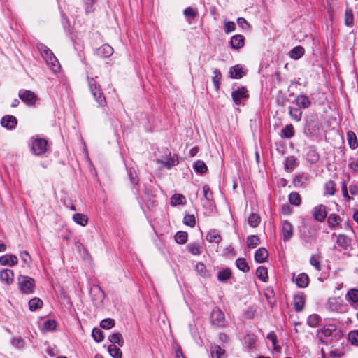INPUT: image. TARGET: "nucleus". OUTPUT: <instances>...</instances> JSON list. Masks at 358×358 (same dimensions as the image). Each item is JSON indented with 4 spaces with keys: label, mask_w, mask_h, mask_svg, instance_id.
Returning a JSON list of instances; mask_svg holds the SVG:
<instances>
[{
    "label": "nucleus",
    "mask_w": 358,
    "mask_h": 358,
    "mask_svg": "<svg viewBox=\"0 0 358 358\" xmlns=\"http://www.w3.org/2000/svg\"><path fill=\"white\" fill-rule=\"evenodd\" d=\"M293 225L287 220L282 222V234L284 241H289L293 236Z\"/></svg>",
    "instance_id": "f8f14e48"
},
{
    "label": "nucleus",
    "mask_w": 358,
    "mask_h": 358,
    "mask_svg": "<svg viewBox=\"0 0 358 358\" xmlns=\"http://www.w3.org/2000/svg\"><path fill=\"white\" fill-rule=\"evenodd\" d=\"M306 159H307L308 162L310 164H315L319 160L320 155L317 153L315 148H314V147L309 148V149L307 152V154H306Z\"/></svg>",
    "instance_id": "a878e982"
},
{
    "label": "nucleus",
    "mask_w": 358,
    "mask_h": 358,
    "mask_svg": "<svg viewBox=\"0 0 358 358\" xmlns=\"http://www.w3.org/2000/svg\"><path fill=\"white\" fill-rule=\"evenodd\" d=\"M92 336L94 338V340L97 343H100L103 341L104 339L103 332L97 327H94L92 329Z\"/></svg>",
    "instance_id": "8fccbe9b"
},
{
    "label": "nucleus",
    "mask_w": 358,
    "mask_h": 358,
    "mask_svg": "<svg viewBox=\"0 0 358 358\" xmlns=\"http://www.w3.org/2000/svg\"><path fill=\"white\" fill-rule=\"evenodd\" d=\"M245 74V72L243 71L242 66L239 64L235 65L229 69L230 78L233 79L241 78Z\"/></svg>",
    "instance_id": "5701e85b"
},
{
    "label": "nucleus",
    "mask_w": 358,
    "mask_h": 358,
    "mask_svg": "<svg viewBox=\"0 0 358 358\" xmlns=\"http://www.w3.org/2000/svg\"><path fill=\"white\" fill-rule=\"evenodd\" d=\"M341 220L340 217L336 214H330L327 217V223L330 228H334L338 226Z\"/></svg>",
    "instance_id": "49530a36"
},
{
    "label": "nucleus",
    "mask_w": 358,
    "mask_h": 358,
    "mask_svg": "<svg viewBox=\"0 0 358 358\" xmlns=\"http://www.w3.org/2000/svg\"><path fill=\"white\" fill-rule=\"evenodd\" d=\"M215 90L218 91L220 87V83L222 80V73L217 69L213 70V76L212 78Z\"/></svg>",
    "instance_id": "7c9ffc66"
},
{
    "label": "nucleus",
    "mask_w": 358,
    "mask_h": 358,
    "mask_svg": "<svg viewBox=\"0 0 358 358\" xmlns=\"http://www.w3.org/2000/svg\"><path fill=\"white\" fill-rule=\"evenodd\" d=\"M37 48L45 61L54 55V53L52 52V50L43 43L37 44Z\"/></svg>",
    "instance_id": "b1692460"
},
{
    "label": "nucleus",
    "mask_w": 358,
    "mask_h": 358,
    "mask_svg": "<svg viewBox=\"0 0 358 358\" xmlns=\"http://www.w3.org/2000/svg\"><path fill=\"white\" fill-rule=\"evenodd\" d=\"M349 170L352 173H357L358 172V159L356 158H350V163L348 164Z\"/></svg>",
    "instance_id": "69168bd1"
},
{
    "label": "nucleus",
    "mask_w": 358,
    "mask_h": 358,
    "mask_svg": "<svg viewBox=\"0 0 358 358\" xmlns=\"http://www.w3.org/2000/svg\"><path fill=\"white\" fill-rule=\"evenodd\" d=\"M73 221L81 225V226H85L87 224L88 218L83 213H76L73 215Z\"/></svg>",
    "instance_id": "ea45409f"
},
{
    "label": "nucleus",
    "mask_w": 358,
    "mask_h": 358,
    "mask_svg": "<svg viewBox=\"0 0 358 358\" xmlns=\"http://www.w3.org/2000/svg\"><path fill=\"white\" fill-rule=\"evenodd\" d=\"M87 81L89 89L99 106L103 107L106 105V100L102 92L99 83L94 78L87 76Z\"/></svg>",
    "instance_id": "f257e3e1"
},
{
    "label": "nucleus",
    "mask_w": 358,
    "mask_h": 358,
    "mask_svg": "<svg viewBox=\"0 0 358 358\" xmlns=\"http://www.w3.org/2000/svg\"><path fill=\"white\" fill-rule=\"evenodd\" d=\"M244 37L242 35L238 34L233 36L231 38L230 45L233 49L238 50L244 45Z\"/></svg>",
    "instance_id": "4be33fe9"
},
{
    "label": "nucleus",
    "mask_w": 358,
    "mask_h": 358,
    "mask_svg": "<svg viewBox=\"0 0 358 358\" xmlns=\"http://www.w3.org/2000/svg\"><path fill=\"white\" fill-rule=\"evenodd\" d=\"M187 250L193 255H199L201 253V246L199 243H189L187 245Z\"/></svg>",
    "instance_id": "4c0bfd02"
},
{
    "label": "nucleus",
    "mask_w": 358,
    "mask_h": 358,
    "mask_svg": "<svg viewBox=\"0 0 358 358\" xmlns=\"http://www.w3.org/2000/svg\"><path fill=\"white\" fill-rule=\"evenodd\" d=\"M346 301L354 308H358V289L352 288L348 291L345 296Z\"/></svg>",
    "instance_id": "0eeeda50"
},
{
    "label": "nucleus",
    "mask_w": 358,
    "mask_h": 358,
    "mask_svg": "<svg viewBox=\"0 0 358 358\" xmlns=\"http://www.w3.org/2000/svg\"><path fill=\"white\" fill-rule=\"evenodd\" d=\"M11 344L17 348H22L24 347V340L21 337H15L11 339Z\"/></svg>",
    "instance_id": "774afa93"
},
{
    "label": "nucleus",
    "mask_w": 358,
    "mask_h": 358,
    "mask_svg": "<svg viewBox=\"0 0 358 358\" xmlns=\"http://www.w3.org/2000/svg\"><path fill=\"white\" fill-rule=\"evenodd\" d=\"M194 169L196 172L201 174L206 173L208 170L206 164L201 160H197L194 164Z\"/></svg>",
    "instance_id": "864d4df0"
},
{
    "label": "nucleus",
    "mask_w": 358,
    "mask_h": 358,
    "mask_svg": "<svg viewBox=\"0 0 358 358\" xmlns=\"http://www.w3.org/2000/svg\"><path fill=\"white\" fill-rule=\"evenodd\" d=\"M289 201L291 204L294 206H299L301 200L300 195L296 192H292L289 195Z\"/></svg>",
    "instance_id": "6e6d98bb"
},
{
    "label": "nucleus",
    "mask_w": 358,
    "mask_h": 358,
    "mask_svg": "<svg viewBox=\"0 0 358 358\" xmlns=\"http://www.w3.org/2000/svg\"><path fill=\"white\" fill-rule=\"evenodd\" d=\"M174 238L177 243L184 244L187 241L188 234L186 231H178Z\"/></svg>",
    "instance_id": "5fc2aeb1"
},
{
    "label": "nucleus",
    "mask_w": 358,
    "mask_h": 358,
    "mask_svg": "<svg viewBox=\"0 0 358 358\" xmlns=\"http://www.w3.org/2000/svg\"><path fill=\"white\" fill-rule=\"evenodd\" d=\"M18 285L22 293L31 294L34 292L35 281L31 277L20 275L18 277Z\"/></svg>",
    "instance_id": "7ed1b4c3"
},
{
    "label": "nucleus",
    "mask_w": 358,
    "mask_h": 358,
    "mask_svg": "<svg viewBox=\"0 0 358 358\" xmlns=\"http://www.w3.org/2000/svg\"><path fill=\"white\" fill-rule=\"evenodd\" d=\"M321 320L320 317L317 314L310 315L307 319V324L310 327H315Z\"/></svg>",
    "instance_id": "bf43d9fd"
},
{
    "label": "nucleus",
    "mask_w": 358,
    "mask_h": 358,
    "mask_svg": "<svg viewBox=\"0 0 358 358\" xmlns=\"http://www.w3.org/2000/svg\"><path fill=\"white\" fill-rule=\"evenodd\" d=\"M268 252L264 248H260L257 249L255 254V260L257 263H264L265 262L268 257Z\"/></svg>",
    "instance_id": "412c9836"
},
{
    "label": "nucleus",
    "mask_w": 358,
    "mask_h": 358,
    "mask_svg": "<svg viewBox=\"0 0 358 358\" xmlns=\"http://www.w3.org/2000/svg\"><path fill=\"white\" fill-rule=\"evenodd\" d=\"M17 120L13 115H8L2 117L1 124L2 127L8 129H13L16 127Z\"/></svg>",
    "instance_id": "ddd939ff"
},
{
    "label": "nucleus",
    "mask_w": 358,
    "mask_h": 358,
    "mask_svg": "<svg viewBox=\"0 0 358 358\" xmlns=\"http://www.w3.org/2000/svg\"><path fill=\"white\" fill-rule=\"evenodd\" d=\"M296 165V159L291 156L285 159V169L287 172H292Z\"/></svg>",
    "instance_id": "09e8293b"
},
{
    "label": "nucleus",
    "mask_w": 358,
    "mask_h": 358,
    "mask_svg": "<svg viewBox=\"0 0 358 358\" xmlns=\"http://www.w3.org/2000/svg\"><path fill=\"white\" fill-rule=\"evenodd\" d=\"M236 267L243 273H247L250 270V266L245 258H238L236 260Z\"/></svg>",
    "instance_id": "37998d69"
},
{
    "label": "nucleus",
    "mask_w": 358,
    "mask_h": 358,
    "mask_svg": "<svg viewBox=\"0 0 358 358\" xmlns=\"http://www.w3.org/2000/svg\"><path fill=\"white\" fill-rule=\"evenodd\" d=\"M306 296L304 294L294 295L293 298L294 309L296 312H301L305 305Z\"/></svg>",
    "instance_id": "f3484780"
},
{
    "label": "nucleus",
    "mask_w": 358,
    "mask_h": 358,
    "mask_svg": "<svg viewBox=\"0 0 358 358\" xmlns=\"http://www.w3.org/2000/svg\"><path fill=\"white\" fill-rule=\"evenodd\" d=\"M108 351L113 358H122V352L115 345L111 344L108 347Z\"/></svg>",
    "instance_id": "58836bf2"
},
{
    "label": "nucleus",
    "mask_w": 358,
    "mask_h": 358,
    "mask_svg": "<svg viewBox=\"0 0 358 358\" xmlns=\"http://www.w3.org/2000/svg\"><path fill=\"white\" fill-rule=\"evenodd\" d=\"M336 192V184L334 180H328L324 185V195L333 196Z\"/></svg>",
    "instance_id": "e433bc0d"
},
{
    "label": "nucleus",
    "mask_w": 358,
    "mask_h": 358,
    "mask_svg": "<svg viewBox=\"0 0 358 358\" xmlns=\"http://www.w3.org/2000/svg\"><path fill=\"white\" fill-rule=\"evenodd\" d=\"M282 138H291L294 135V129L292 124H287L281 131Z\"/></svg>",
    "instance_id": "de8ad7c7"
},
{
    "label": "nucleus",
    "mask_w": 358,
    "mask_h": 358,
    "mask_svg": "<svg viewBox=\"0 0 358 358\" xmlns=\"http://www.w3.org/2000/svg\"><path fill=\"white\" fill-rule=\"evenodd\" d=\"M260 243L259 237L256 235H250L247 238V245L250 248H255Z\"/></svg>",
    "instance_id": "3c124183"
},
{
    "label": "nucleus",
    "mask_w": 358,
    "mask_h": 358,
    "mask_svg": "<svg viewBox=\"0 0 358 358\" xmlns=\"http://www.w3.org/2000/svg\"><path fill=\"white\" fill-rule=\"evenodd\" d=\"M18 259L17 257L11 254H6L1 257H0V264L3 266H13L17 264Z\"/></svg>",
    "instance_id": "dca6fc26"
},
{
    "label": "nucleus",
    "mask_w": 358,
    "mask_h": 358,
    "mask_svg": "<svg viewBox=\"0 0 358 358\" xmlns=\"http://www.w3.org/2000/svg\"><path fill=\"white\" fill-rule=\"evenodd\" d=\"M186 203L185 197L180 194H175L171 198V206L184 205Z\"/></svg>",
    "instance_id": "72a5a7b5"
},
{
    "label": "nucleus",
    "mask_w": 358,
    "mask_h": 358,
    "mask_svg": "<svg viewBox=\"0 0 358 358\" xmlns=\"http://www.w3.org/2000/svg\"><path fill=\"white\" fill-rule=\"evenodd\" d=\"M300 237L303 239L305 241L308 242L310 241V238L312 237L310 232H309L307 229L306 226H302L299 230Z\"/></svg>",
    "instance_id": "e2e57ef3"
},
{
    "label": "nucleus",
    "mask_w": 358,
    "mask_h": 358,
    "mask_svg": "<svg viewBox=\"0 0 358 358\" xmlns=\"http://www.w3.org/2000/svg\"><path fill=\"white\" fill-rule=\"evenodd\" d=\"M134 187L138 189V191L142 190L143 192V193L145 194V195L146 196V197L149 199H150V197L153 195L152 189H149L147 187L146 184L143 183V185H141L139 182V180H136V182L135 183V185H134Z\"/></svg>",
    "instance_id": "2f4dec72"
},
{
    "label": "nucleus",
    "mask_w": 358,
    "mask_h": 358,
    "mask_svg": "<svg viewBox=\"0 0 358 358\" xmlns=\"http://www.w3.org/2000/svg\"><path fill=\"white\" fill-rule=\"evenodd\" d=\"M225 353V350L220 345H214L210 348V354L212 358H221Z\"/></svg>",
    "instance_id": "c9c22d12"
},
{
    "label": "nucleus",
    "mask_w": 358,
    "mask_h": 358,
    "mask_svg": "<svg viewBox=\"0 0 358 358\" xmlns=\"http://www.w3.org/2000/svg\"><path fill=\"white\" fill-rule=\"evenodd\" d=\"M18 96L23 102L29 105L34 104L36 101V95L30 90H20Z\"/></svg>",
    "instance_id": "6e6552de"
},
{
    "label": "nucleus",
    "mask_w": 358,
    "mask_h": 358,
    "mask_svg": "<svg viewBox=\"0 0 358 358\" xmlns=\"http://www.w3.org/2000/svg\"><path fill=\"white\" fill-rule=\"evenodd\" d=\"M113 53V48L109 45L108 44H103L101 47H99L96 51V55L98 57L102 58H107L111 56Z\"/></svg>",
    "instance_id": "2eb2a0df"
},
{
    "label": "nucleus",
    "mask_w": 358,
    "mask_h": 358,
    "mask_svg": "<svg viewBox=\"0 0 358 358\" xmlns=\"http://www.w3.org/2000/svg\"><path fill=\"white\" fill-rule=\"evenodd\" d=\"M295 273H292V281L294 282L299 288H306L308 286L310 279L306 273H301L295 277Z\"/></svg>",
    "instance_id": "9d476101"
},
{
    "label": "nucleus",
    "mask_w": 358,
    "mask_h": 358,
    "mask_svg": "<svg viewBox=\"0 0 358 358\" xmlns=\"http://www.w3.org/2000/svg\"><path fill=\"white\" fill-rule=\"evenodd\" d=\"M348 339L352 344L358 346V330L351 331L348 334Z\"/></svg>",
    "instance_id": "338daca9"
},
{
    "label": "nucleus",
    "mask_w": 358,
    "mask_h": 358,
    "mask_svg": "<svg viewBox=\"0 0 358 358\" xmlns=\"http://www.w3.org/2000/svg\"><path fill=\"white\" fill-rule=\"evenodd\" d=\"M48 141L42 138H32L31 150L36 155H41L47 151Z\"/></svg>",
    "instance_id": "20e7f679"
},
{
    "label": "nucleus",
    "mask_w": 358,
    "mask_h": 358,
    "mask_svg": "<svg viewBox=\"0 0 358 358\" xmlns=\"http://www.w3.org/2000/svg\"><path fill=\"white\" fill-rule=\"evenodd\" d=\"M108 340L113 344H117L120 347L124 345V341L120 332L114 333L108 336Z\"/></svg>",
    "instance_id": "c85d7f7f"
},
{
    "label": "nucleus",
    "mask_w": 358,
    "mask_h": 358,
    "mask_svg": "<svg viewBox=\"0 0 358 358\" xmlns=\"http://www.w3.org/2000/svg\"><path fill=\"white\" fill-rule=\"evenodd\" d=\"M115 320L111 318L103 319L100 322V327L104 329H110L115 326Z\"/></svg>",
    "instance_id": "052dcab7"
},
{
    "label": "nucleus",
    "mask_w": 358,
    "mask_h": 358,
    "mask_svg": "<svg viewBox=\"0 0 358 358\" xmlns=\"http://www.w3.org/2000/svg\"><path fill=\"white\" fill-rule=\"evenodd\" d=\"M46 63L50 66V69L55 73L57 72L60 69L59 61L55 55L46 60Z\"/></svg>",
    "instance_id": "473e14b6"
},
{
    "label": "nucleus",
    "mask_w": 358,
    "mask_h": 358,
    "mask_svg": "<svg viewBox=\"0 0 358 358\" xmlns=\"http://www.w3.org/2000/svg\"><path fill=\"white\" fill-rule=\"evenodd\" d=\"M289 113L293 120H294L297 122H299L301 120L302 111L301 110V108L289 107Z\"/></svg>",
    "instance_id": "c03bdc74"
},
{
    "label": "nucleus",
    "mask_w": 358,
    "mask_h": 358,
    "mask_svg": "<svg viewBox=\"0 0 358 358\" xmlns=\"http://www.w3.org/2000/svg\"><path fill=\"white\" fill-rule=\"evenodd\" d=\"M353 12L352 9L347 8L345 12V24L348 27H351L353 24Z\"/></svg>",
    "instance_id": "4d7b16f0"
},
{
    "label": "nucleus",
    "mask_w": 358,
    "mask_h": 358,
    "mask_svg": "<svg viewBox=\"0 0 358 358\" xmlns=\"http://www.w3.org/2000/svg\"><path fill=\"white\" fill-rule=\"evenodd\" d=\"M91 294H92V299L98 302H102L105 298V294L99 286H95L92 289Z\"/></svg>",
    "instance_id": "393cba45"
},
{
    "label": "nucleus",
    "mask_w": 358,
    "mask_h": 358,
    "mask_svg": "<svg viewBox=\"0 0 358 358\" xmlns=\"http://www.w3.org/2000/svg\"><path fill=\"white\" fill-rule=\"evenodd\" d=\"M296 104L299 108H308L311 106V101L304 94L299 95L295 99Z\"/></svg>",
    "instance_id": "aec40b11"
},
{
    "label": "nucleus",
    "mask_w": 358,
    "mask_h": 358,
    "mask_svg": "<svg viewBox=\"0 0 358 358\" xmlns=\"http://www.w3.org/2000/svg\"><path fill=\"white\" fill-rule=\"evenodd\" d=\"M320 256L319 255L315 254L312 255L310 259V264L315 268V269L318 271H322V266L320 264Z\"/></svg>",
    "instance_id": "603ef678"
},
{
    "label": "nucleus",
    "mask_w": 358,
    "mask_h": 358,
    "mask_svg": "<svg viewBox=\"0 0 358 358\" xmlns=\"http://www.w3.org/2000/svg\"><path fill=\"white\" fill-rule=\"evenodd\" d=\"M231 97L236 105H239L242 99L248 97V90L245 87H238L231 93Z\"/></svg>",
    "instance_id": "9b49d317"
},
{
    "label": "nucleus",
    "mask_w": 358,
    "mask_h": 358,
    "mask_svg": "<svg viewBox=\"0 0 358 358\" xmlns=\"http://www.w3.org/2000/svg\"><path fill=\"white\" fill-rule=\"evenodd\" d=\"M231 271L230 268H227L217 273V280L220 282H224L231 277Z\"/></svg>",
    "instance_id": "a18cd8bd"
},
{
    "label": "nucleus",
    "mask_w": 358,
    "mask_h": 358,
    "mask_svg": "<svg viewBox=\"0 0 358 358\" xmlns=\"http://www.w3.org/2000/svg\"><path fill=\"white\" fill-rule=\"evenodd\" d=\"M326 209V206L322 204L315 206L313 210L314 218L320 222H323L327 217Z\"/></svg>",
    "instance_id": "4468645a"
},
{
    "label": "nucleus",
    "mask_w": 358,
    "mask_h": 358,
    "mask_svg": "<svg viewBox=\"0 0 358 358\" xmlns=\"http://www.w3.org/2000/svg\"><path fill=\"white\" fill-rule=\"evenodd\" d=\"M350 243V239L345 234H339L337 237V245L344 250H347L349 248Z\"/></svg>",
    "instance_id": "bb28decb"
},
{
    "label": "nucleus",
    "mask_w": 358,
    "mask_h": 358,
    "mask_svg": "<svg viewBox=\"0 0 358 358\" xmlns=\"http://www.w3.org/2000/svg\"><path fill=\"white\" fill-rule=\"evenodd\" d=\"M43 306V301L39 298L35 297L29 301V308L31 311H35Z\"/></svg>",
    "instance_id": "79ce46f5"
},
{
    "label": "nucleus",
    "mask_w": 358,
    "mask_h": 358,
    "mask_svg": "<svg viewBox=\"0 0 358 358\" xmlns=\"http://www.w3.org/2000/svg\"><path fill=\"white\" fill-rule=\"evenodd\" d=\"M326 308L331 312L343 313L347 312L348 306L343 303L341 298L331 297L328 299Z\"/></svg>",
    "instance_id": "f03ea898"
},
{
    "label": "nucleus",
    "mask_w": 358,
    "mask_h": 358,
    "mask_svg": "<svg viewBox=\"0 0 358 358\" xmlns=\"http://www.w3.org/2000/svg\"><path fill=\"white\" fill-rule=\"evenodd\" d=\"M157 162L162 167L170 169L178 163V159L176 155L172 156L169 152L168 156L162 157L161 159H158Z\"/></svg>",
    "instance_id": "1a4fd4ad"
},
{
    "label": "nucleus",
    "mask_w": 358,
    "mask_h": 358,
    "mask_svg": "<svg viewBox=\"0 0 358 358\" xmlns=\"http://www.w3.org/2000/svg\"><path fill=\"white\" fill-rule=\"evenodd\" d=\"M336 331L337 329L334 326H325L322 329H317L316 336L322 343H327L324 338L335 335Z\"/></svg>",
    "instance_id": "423d86ee"
},
{
    "label": "nucleus",
    "mask_w": 358,
    "mask_h": 358,
    "mask_svg": "<svg viewBox=\"0 0 358 358\" xmlns=\"http://www.w3.org/2000/svg\"><path fill=\"white\" fill-rule=\"evenodd\" d=\"M210 321L211 324L215 328H222L226 325L224 314L217 308L212 310Z\"/></svg>",
    "instance_id": "39448f33"
},
{
    "label": "nucleus",
    "mask_w": 358,
    "mask_h": 358,
    "mask_svg": "<svg viewBox=\"0 0 358 358\" xmlns=\"http://www.w3.org/2000/svg\"><path fill=\"white\" fill-rule=\"evenodd\" d=\"M0 278L2 282H4L7 285H10L14 280V273L11 269H3L0 272Z\"/></svg>",
    "instance_id": "a211bd4d"
},
{
    "label": "nucleus",
    "mask_w": 358,
    "mask_h": 358,
    "mask_svg": "<svg viewBox=\"0 0 358 358\" xmlns=\"http://www.w3.org/2000/svg\"><path fill=\"white\" fill-rule=\"evenodd\" d=\"M57 322L54 320H48L43 323V328L46 331H54L56 329Z\"/></svg>",
    "instance_id": "0e129e2a"
},
{
    "label": "nucleus",
    "mask_w": 358,
    "mask_h": 358,
    "mask_svg": "<svg viewBox=\"0 0 358 358\" xmlns=\"http://www.w3.org/2000/svg\"><path fill=\"white\" fill-rule=\"evenodd\" d=\"M183 223L190 227H194L196 224L195 217L194 215L185 214L183 217Z\"/></svg>",
    "instance_id": "680f3d73"
},
{
    "label": "nucleus",
    "mask_w": 358,
    "mask_h": 358,
    "mask_svg": "<svg viewBox=\"0 0 358 358\" xmlns=\"http://www.w3.org/2000/svg\"><path fill=\"white\" fill-rule=\"evenodd\" d=\"M256 275L262 282H266L268 279L267 268L264 266H259L256 271Z\"/></svg>",
    "instance_id": "a19ab883"
},
{
    "label": "nucleus",
    "mask_w": 358,
    "mask_h": 358,
    "mask_svg": "<svg viewBox=\"0 0 358 358\" xmlns=\"http://www.w3.org/2000/svg\"><path fill=\"white\" fill-rule=\"evenodd\" d=\"M196 271L202 278H206L210 277V272L206 269L205 264L202 262H198L196 265Z\"/></svg>",
    "instance_id": "f704fd0d"
},
{
    "label": "nucleus",
    "mask_w": 358,
    "mask_h": 358,
    "mask_svg": "<svg viewBox=\"0 0 358 358\" xmlns=\"http://www.w3.org/2000/svg\"><path fill=\"white\" fill-rule=\"evenodd\" d=\"M206 238L209 243H215L217 244H219L222 241L220 232L215 229H210L207 233Z\"/></svg>",
    "instance_id": "6ab92c4d"
},
{
    "label": "nucleus",
    "mask_w": 358,
    "mask_h": 358,
    "mask_svg": "<svg viewBox=\"0 0 358 358\" xmlns=\"http://www.w3.org/2000/svg\"><path fill=\"white\" fill-rule=\"evenodd\" d=\"M305 50L302 46L294 47L289 52V55L292 59H299L304 55Z\"/></svg>",
    "instance_id": "c756f323"
},
{
    "label": "nucleus",
    "mask_w": 358,
    "mask_h": 358,
    "mask_svg": "<svg viewBox=\"0 0 358 358\" xmlns=\"http://www.w3.org/2000/svg\"><path fill=\"white\" fill-rule=\"evenodd\" d=\"M260 223V217L256 213H251L248 217V224L252 227H257Z\"/></svg>",
    "instance_id": "13d9d810"
},
{
    "label": "nucleus",
    "mask_w": 358,
    "mask_h": 358,
    "mask_svg": "<svg viewBox=\"0 0 358 358\" xmlns=\"http://www.w3.org/2000/svg\"><path fill=\"white\" fill-rule=\"evenodd\" d=\"M347 141L350 148L355 150L358 147L357 136L352 131L347 132Z\"/></svg>",
    "instance_id": "cd10ccee"
}]
</instances>
